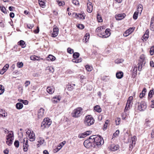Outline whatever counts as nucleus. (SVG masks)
Listing matches in <instances>:
<instances>
[{
  "label": "nucleus",
  "instance_id": "nucleus-1",
  "mask_svg": "<svg viewBox=\"0 0 154 154\" xmlns=\"http://www.w3.org/2000/svg\"><path fill=\"white\" fill-rule=\"evenodd\" d=\"M90 139L93 141L95 147H99L104 143L103 139L100 136L93 135L90 137Z\"/></svg>",
  "mask_w": 154,
  "mask_h": 154
},
{
  "label": "nucleus",
  "instance_id": "nucleus-2",
  "mask_svg": "<svg viewBox=\"0 0 154 154\" xmlns=\"http://www.w3.org/2000/svg\"><path fill=\"white\" fill-rule=\"evenodd\" d=\"M83 109L81 107H77L71 113L72 116L75 118L80 117L82 114Z\"/></svg>",
  "mask_w": 154,
  "mask_h": 154
},
{
  "label": "nucleus",
  "instance_id": "nucleus-3",
  "mask_svg": "<svg viewBox=\"0 0 154 154\" xmlns=\"http://www.w3.org/2000/svg\"><path fill=\"white\" fill-rule=\"evenodd\" d=\"M94 119L91 116H87L85 117L84 123L86 126H90L94 124Z\"/></svg>",
  "mask_w": 154,
  "mask_h": 154
},
{
  "label": "nucleus",
  "instance_id": "nucleus-4",
  "mask_svg": "<svg viewBox=\"0 0 154 154\" xmlns=\"http://www.w3.org/2000/svg\"><path fill=\"white\" fill-rule=\"evenodd\" d=\"M51 121L49 118H45L42 123L41 127L42 129L48 128L51 125Z\"/></svg>",
  "mask_w": 154,
  "mask_h": 154
},
{
  "label": "nucleus",
  "instance_id": "nucleus-5",
  "mask_svg": "<svg viewBox=\"0 0 154 154\" xmlns=\"http://www.w3.org/2000/svg\"><path fill=\"white\" fill-rule=\"evenodd\" d=\"M84 145L87 148H95L93 141L90 139L85 140L84 142Z\"/></svg>",
  "mask_w": 154,
  "mask_h": 154
},
{
  "label": "nucleus",
  "instance_id": "nucleus-6",
  "mask_svg": "<svg viewBox=\"0 0 154 154\" xmlns=\"http://www.w3.org/2000/svg\"><path fill=\"white\" fill-rule=\"evenodd\" d=\"M28 135L29 140L30 141H33L35 140V135L33 131L28 130L26 132Z\"/></svg>",
  "mask_w": 154,
  "mask_h": 154
},
{
  "label": "nucleus",
  "instance_id": "nucleus-7",
  "mask_svg": "<svg viewBox=\"0 0 154 154\" xmlns=\"http://www.w3.org/2000/svg\"><path fill=\"white\" fill-rule=\"evenodd\" d=\"M147 107V105L146 103L144 101H142L138 106V109L140 111H143Z\"/></svg>",
  "mask_w": 154,
  "mask_h": 154
},
{
  "label": "nucleus",
  "instance_id": "nucleus-8",
  "mask_svg": "<svg viewBox=\"0 0 154 154\" xmlns=\"http://www.w3.org/2000/svg\"><path fill=\"white\" fill-rule=\"evenodd\" d=\"M110 30V29H106L104 32L100 34V37L103 38L108 37L110 35V33L109 32Z\"/></svg>",
  "mask_w": 154,
  "mask_h": 154
},
{
  "label": "nucleus",
  "instance_id": "nucleus-9",
  "mask_svg": "<svg viewBox=\"0 0 154 154\" xmlns=\"http://www.w3.org/2000/svg\"><path fill=\"white\" fill-rule=\"evenodd\" d=\"M28 139L24 138L23 141V149L24 152H26L27 151L28 148Z\"/></svg>",
  "mask_w": 154,
  "mask_h": 154
},
{
  "label": "nucleus",
  "instance_id": "nucleus-10",
  "mask_svg": "<svg viewBox=\"0 0 154 154\" xmlns=\"http://www.w3.org/2000/svg\"><path fill=\"white\" fill-rule=\"evenodd\" d=\"M135 29V27H133L132 28H130L128 30L125 31L123 34L124 36L126 37L131 33Z\"/></svg>",
  "mask_w": 154,
  "mask_h": 154
},
{
  "label": "nucleus",
  "instance_id": "nucleus-11",
  "mask_svg": "<svg viewBox=\"0 0 154 154\" xmlns=\"http://www.w3.org/2000/svg\"><path fill=\"white\" fill-rule=\"evenodd\" d=\"M145 64V57L143 54L141 55L140 57V59L139 60L138 64H140L141 66H144Z\"/></svg>",
  "mask_w": 154,
  "mask_h": 154
},
{
  "label": "nucleus",
  "instance_id": "nucleus-12",
  "mask_svg": "<svg viewBox=\"0 0 154 154\" xmlns=\"http://www.w3.org/2000/svg\"><path fill=\"white\" fill-rule=\"evenodd\" d=\"M87 10L88 12L89 13H91L93 10V5L92 3L90 2H88L87 4Z\"/></svg>",
  "mask_w": 154,
  "mask_h": 154
},
{
  "label": "nucleus",
  "instance_id": "nucleus-13",
  "mask_svg": "<svg viewBox=\"0 0 154 154\" xmlns=\"http://www.w3.org/2000/svg\"><path fill=\"white\" fill-rule=\"evenodd\" d=\"M125 16L126 14H119L117 15H116L115 18L116 20H120L123 19Z\"/></svg>",
  "mask_w": 154,
  "mask_h": 154
},
{
  "label": "nucleus",
  "instance_id": "nucleus-14",
  "mask_svg": "<svg viewBox=\"0 0 154 154\" xmlns=\"http://www.w3.org/2000/svg\"><path fill=\"white\" fill-rule=\"evenodd\" d=\"M44 109L42 108H41L38 111V118H42L44 115Z\"/></svg>",
  "mask_w": 154,
  "mask_h": 154
},
{
  "label": "nucleus",
  "instance_id": "nucleus-15",
  "mask_svg": "<svg viewBox=\"0 0 154 154\" xmlns=\"http://www.w3.org/2000/svg\"><path fill=\"white\" fill-rule=\"evenodd\" d=\"M58 29L57 27L54 28L53 30V32L52 35V37H55L57 36L58 34Z\"/></svg>",
  "mask_w": 154,
  "mask_h": 154
},
{
  "label": "nucleus",
  "instance_id": "nucleus-16",
  "mask_svg": "<svg viewBox=\"0 0 154 154\" xmlns=\"http://www.w3.org/2000/svg\"><path fill=\"white\" fill-rule=\"evenodd\" d=\"M61 97L59 96L54 97L52 99V100L54 103H56L60 101Z\"/></svg>",
  "mask_w": 154,
  "mask_h": 154
},
{
  "label": "nucleus",
  "instance_id": "nucleus-17",
  "mask_svg": "<svg viewBox=\"0 0 154 154\" xmlns=\"http://www.w3.org/2000/svg\"><path fill=\"white\" fill-rule=\"evenodd\" d=\"M55 88L53 87H48L47 88V91L50 94H52L54 92Z\"/></svg>",
  "mask_w": 154,
  "mask_h": 154
},
{
  "label": "nucleus",
  "instance_id": "nucleus-18",
  "mask_svg": "<svg viewBox=\"0 0 154 154\" xmlns=\"http://www.w3.org/2000/svg\"><path fill=\"white\" fill-rule=\"evenodd\" d=\"M9 67V65L7 64L5 65L3 67L2 69L0 71V73L1 74H3L7 70Z\"/></svg>",
  "mask_w": 154,
  "mask_h": 154
},
{
  "label": "nucleus",
  "instance_id": "nucleus-19",
  "mask_svg": "<svg viewBox=\"0 0 154 154\" xmlns=\"http://www.w3.org/2000/svg\"><path fill=\"white\" fill-rule=\"evenodd\" d=\"M91 133V131H86L84 133L82 134L80 136L79 135V138H84L86 136L90 135Z\"/></svg>",
  "mask_w": 154,
  "mask_h": 154
},
{
  "label": "nucleus",
  "instance_id": "nucleus-20",
  "mask_svg": "<svg viewBox=\"0 0 154 154\" xmlns=\"http://www.w3.org/2000/svg\"><path fill=\"white\" fill-rule=\"evenodd\" d=\"M76 16H77V18H79L80 19H82L84 20L85 19V15L84 13H82V14H75Z\"/></svg>",
  "mask_w": 154,
  "mask_h": 154
},
{
  "label": "nucleus",
  "instance_id": "nucleus-21",
  "mask_svg": "<svg viewBox=\"0 0 154 154\" xmlns=\"http://www.w3.org/2000/svg\"><path fill=\"white\" fill-rule=\"evenodd\" d=\"M119 148L118 145H115L114 144L111 145L110 147V149L112 151H114L117 150Z\"/></svg>",
  "mask_w": 154,
  "mask_h": 154
},
{
  "label": "nucleus",
  "instance_id": "nucleus-22",
  "mask_svg": "<svg viewBox=\"0 0 154 154\" xmlns=\"http://www.w3.org/2000/svg\"><path fill=\"white\" fill-rule=\"evenodd\" d=\"M137 7V12H138V13H139L141 14L143 9V6L140 4L138 5Z\"/></svg>",
  "mask_w": 154,
  "mask_h": 154
},
{
  "label": "nucleus",
  "instance_id": "nucleus-23",
  "mask_svg": "<svg viewBox=\"0 0 154 154\" xmlns=\"http://www.w3.org/2000/svg\"><path fill=\"white\" fill-rule=\"evenodd\" d=\"M123 75V73L122 72H117L116 73V77L119 79H120L122 78Z\"/></svg>",
  "mask_w": 154,
  "mask_h": 154
},
{
  "label": "nucleus",
  "instance_id": "nucleus-24",
  "mask_svg": "<svg viewBox=\"0 0 154 154\" xmlns=\"http://www.w3.org/2000/svg\"><path fill=\"white\" fill-rule=\"evenodd\" d=\"M16 106L17 109H20L22 108L23 105L22 103H18L16 104Z\"/></svg>",
  "mask_w": 154,
  "mask_h": 154
},
{
  "label": "nucleus",
  "instance_id": "nucleus-25",
  "mask_svg": "<svg viewBox=\"0 0 154 154\" xmlns=\"http://www.w3.org/2000/svg\"><path fill=\"white\" fill-rule=\"evenodd\" d=\"M18 43V45H20L22 48H24L26 47L25 42L23 40H20Z\"/></svg>",
  "mask_w": 154,
  "mask_h": 154
},
{
  "label": "nucleus",
  "instance_id": "nucleus-26",
  "mask_svg": "<svg viewBox=\"0 0 154 154\" xmlns=\"http://www.w3.org/2000/svg\"><path fill=\"white\" fill-rule=\"evenodd\" d=\"M94 109L95 110L98 112H100L101 111V109L100 106L98 105L95 106Z\"/></svg>",
  "mask_w": 154,
  "mask_h": 154
},
{
  "label": "nucleus",
  "instance_id": "nucleus-27",
  "mask_svg": "<svg viewBox=\"0 0 154 154\" xmlns=\"http://www.w3.org/2000/svg\"><path fill=\"white\" fill-rule=\"evenodd\" d=\"M154 94L153 90H151L149 91L148 94V98L149 99L151 98L152 97V95Z\"/></svg>",
  "mask_w": 154,
  "mask_h": 154
},
{
  "label": "nucleus",
  "instance_id": "nucleus-28",
  "mask_svg": "<svg viewBox=\"0 0 154 154\" xmlns=\"http://www.w3.org/2000/svg\"><path fill=\"white\" fill-rule=\"evenodd\" d=\"M89 34L88 33H87L85 35L84 37L83 40L85 39V42H87L89 39Z\"/></svg>",
  "mask_w": 154,
  "mask_h": 154
},
{
  "label": "nucleus",
  "instance_id": "nucleus-29",
  "mask_svg": "<svg viewBox=\"0 0 154 154\" xmlns=\"http://www.w3.org/2000/svg\"><path fill=\"white\" fill-rule=\"evenodd\" d=\"M10 131L11 132H12V134L10 133L8 135V136L6 137V140H7V139L9 140V139H10V138H11L12 137H13V136H14L13 132L12 131Z\"/></svg>",
  "mask_w": 154,
  "mask_h": 154
},
{
  "label": "nucleus",
  "instance_id": "nucleus-30",
  "mask_svg": "<svg viewBox=\"0 0 154 154\" xmlns=\"http://www.w3.org/2000/svg\"><path fill=\"white\" fill-rule=\"evenodd\" d=\"M13 139L10 138V139L6 140V143L9 146H10L12 143Z\"/></svg>",
  "mask_w": 154,
  "mask_h": 154
},
{
  "label": "nucleus",
  "instance_id": "nucleus-31",
  "mask_svg": "<svg viewBox=\"0 0 154 154\" xmlns=\"http://www.w3.org/2000/svg\"><path fill=\"white\" fill-rule=\"evenodd\" d=\"M119 133V130H117L116 131V132L113 134L112 136V138H115L117 136H118Z\"/></svg>",
  "mask_w": 154,
  "mask_h": 154
},
{
  "label": "nucleus",
  "instance_id": "nucleus-32",
  "mask_svg": "<svg viewBox=\"0 0 154 154\" xmlns=\"http://www.w3.org/2000/svg\"><path fill=\"white\" fill-rule=\"evenodd\" d=\"M5 91L4 87L2 85H0V95L2 94Z\"/></svg>",
  "mask_w": 154,
  "mask_h": 154
},
{
  "label": "nucleus",
  "instance_id": "nucleus-33",
  "mask_svg": "<svg viewBox=\"0 0 154 154\" xmlns=\"http://www.w3.org/2000/svg\"><path fill=\"white\" fill-rule=\"evenodd\" d=\"M149 35H146L144 34L143 36L142 37V40L144 41H146L149 37Z\"/></svg>",
  "mask_w": 154,
  "mask_h": 154
},
{
  "label": "nucleus",
  "instance_id": "nucleus-34",
  "mask_svg": "<svg viewBox=\"0 0 154 154\" xmlns=\"http://www.w3.org/2000/svg\"><path fill=\"white\" fill-rule=\"evenodd\" d=\"M86 70L88 71H91L92 70V67L89 65H86L85 66Z\"/></svg>",
  "mask_w": 154,
  "mask_h": 154
},
{
  "label": "nucleus",
  "instance_id": "nucleus-35",
  "mask_svg": "<svg viewBox=\"0 0 154 154\" xmlns=\"http://www.w3.org/2000/svg\"><path fill=\"white\" fill-rule=\"evenodd\" d=\"M97 18L99 22H101L102 21L101 17L99 14H97Z\"/></svg>",
  "mask_w": 154,
  "mask_h": 154
},
{
  "label": "nucleus",
  "instance_id": "nucleus-36",
  "mask_svg": "<svg viewBox=\"0 0 154 154\" xmlns=\"http://www.w3.org/2000/svg\"><path fill=\"white\" fill-rule=\"evenodd\" d=\"M109 122V120H107L106 121L105 124H104V127H103V130H105L107 128V125L108 124Z\"/></svg>",
  "mask_w": 154,
  "mask_h": 154
},
{
  "label": "nucleus",
  "instance_id": "nucleus-37",
  "mask_svg": "<svg viewBox=\"0 0 154 154\" xmlns=\"http://www.w3.org/2000/svg\"><path fill=\"white\" fill-rule=\"evenodd\" d=\"M0 9L5 14L7 13L6 9L4 7L0 6Z\"/></svg>",
  "mask_w": 154,
  "mask_h": 154
},
{
  "label": "nucleus",
  "instance_id": "nucleus-38",
  "mask_svg": "<svg viewBox=\"0 0 154 154\" xmlns=\"http://www.w3.org/2000/svg\"><path fill=\"white\" fill-rule=\"evenodd\" d=\"M73 56L74 58L76 59L79 57V53L75 52L73 54Z\"/></svg>",
  "mask_w": 154,
  "mask_h": 154
},
{
  "label": "nucleus",
  "instance_id": "nucleus-39",
  "mask_svg": "<svg viewBox=\"0 0 154 154\" xmlns=\"http://www.w3.org/2000/svg\"><path fill=\"white\" fill-rule=\"evenodd\" d=\"M138 12H137V11H135L133 15V18L134 20H136L137 19L138 15Z\"/></svg>",
  "mask_w": 154,
  "mask_h": 154
},
{
  "label": "nucleus",
  "instance_id": "nucleus-40",
  "mask_svg": "<svg viewBox=\"0 0 154 154\" xmlns=\"http://www.w3.org/2000/svg\"><path fill=\"white\" fill-rule=\"evenodd\" d=\"M48 58L50 59L51 61H53L55 59V57L52 55H49Z\"/></svg>",
  "mask_w": 154,
  "mask_h": 154
},
{
  "label": "nucleus",
  "instance_id": "nucleus-41",
  "mask_svg": "<svg viewBox=\"0 0 154 154\" xmlns=\"http://www.w3.org/2000/svg\"><path fill=\"white\" fill-rule=\"evenodd\" d=\"M39 5L41 7L43 8H44L45 7V3L44 2L40 1V0H39Z\"/></svg>",
  "mask_w": 154,
  "mask_h": 154
},
{
  "label": "nucleus",
  "instance_id": "nucleus-42",
  "mask_svg": "<svg viewBox=\"0 0 154 154\" xmlns=\"http://www.w3.org/2000/svg\"><path fill=\"white\" fill-rule=\"evenodd\" d=\"M123 61L122 59H117L115 60V63L117 64H119L122 63Z\"/></svg>",
  "mask_w": 154,
  "mask_h": 154
},
{
  "label": "nucleus",
  "instance_id": "nucleus-43",
  "mask_svg": "<svg viewBox=\"0 0 154 154\" xmlns=\"http://www.w3.org/2000/svg\"><path fill=\"white\" fill-rule=\"evenodd\" d=\"M72 61L74 63H78L81 62L82 60L80 59H79L76 60L74 58V59H73L72 60Z\"/></svg>",
  "mask_w": 154,
  "mask_h": 154
},
{
  "label": "nucleus",
  "instance_id": "nucleus-44",
  "mask_svg": "<svg viewBox=\"0 0 154 154\" xmlns=\"http://www.w3.org/2000/svg\"><path fill=\"white\" fill-rule=\"evenodd\" d=\"M154 52V47L152 46L151 47L150 50L149 51L150 54L151 55H153Z\"/></svg>",
  "mask_w": 154,
  "mask_h": 154
},
{
  "label": "nucleus",
  "instance_id": "nucleus-45",
  "mask_svg": "<svg viewBox=\"0 0 154 154\" xmlns=\"http://www.w3.org/2000/svg\"><path fill=\"white\" fill-rule=\"evenodd\" d=\"M57 2L58 3V4L59 6H63L65 4L64 2H60L59 1H57Z\"/></svg>",
  "mask_w": 154,
  "mask_h": 154
},
{
  "label": "nucleus",
  "instance_id": "nucleus-46",
  "mask_svg": "<svg viewBox=\"0 0 154 154\" xmlns=\"http://www.w3.org/2000/svg\"><path fill=\"white\" fill-rule=\"evenodd\" d=\"M67 51L68 53L70 54H72L74 52L73 50L69 48H67Z\"/></svg>",
  "mask_w": 154,
  "mask_h": 154
},
{
  "label": "nucleus",
  "instance_id": "nucleus-47",
  "mask_svg": "<svg viewBox=\"0 0 154 154\" xmlns=\"http://www.w3.org/2000/svg\"><path fill=\"white\" fill-rule=\"evenodd\" d=\"M37 57V56L35 55H32L30 57V59L33 60H35Z\"/></svg>",
  "mask_w": 154,
  "mask_h": 154
},
{
  "label": "nucleus",
  "instance_id": "nucleus-48",
  "mask_svg": "<svg viewBox=\"0 0 154 154\" xmlns=\"http://www.w3.org/2000/svg\"><path fill=\"white\" fill-rule=\"evenodd\" d=\"M137 71V66H134V68L133 69V73L134 74H136Z\"/></svg>",
  "mask_w": 154,
  "mask_h": 154
},
{
  "label": "nucleus",
  "instance_id": "nucleus-49",
  "mask_svg": "<svg viewBox=\"0 0 154 154\" xmlns=\"http://www.w3.org/2000/svg\"><path fill=\"white\" fill-rule=\"evenodd\" d=\"M66 143V142L65 141H63L62 143H60L59 144V146H58L59 147H60L59 149H60L62 147V146Z\"/></svg>",
  "mask_w": 154,
  "mask_h": 154
},
{
  "label": "nucleus",
  "instance_id": "nucleus-50",
  "mask_svg": "<svg viewBox=\"0 0 154 154\" xmlns=\"http://www.w3.org/2000/svg\"><path fill=\"white\" fill-rule=\"evenodd\" d=\"M48 70L51 73H53L54 71V68L52 66H50L48 67Z\"/></svg>",
  "mask_w": 154,
  "mask_h": 154
},
{
  "label": "nucleus",
  "instance_id": "nucleus-51",
  "mask_svg": "<svg viewBox=\"0 0 154 154\" xmlns=\"http://www.w3.org/2000/svg\"><path fill=\"white\" fill-rule=\"evenodd\" d=\"M19 142L18 140H16L14 143V145L17 148L19 147Z\"/></svg>",
  "mask_w": 154,
  "mask_h": 154
},
{
  "label": "nucleus",
  "instance_id": "nucleus-52",
  "mask_svg": "<svg viewBox=\"0 0 154 154\" xmlns=\"http://www.w3.org/2000/svg\"><path fill=\"white\" fill-rule=\"evenodd\" d=\"M130 105H129V104H128L127 103L125 108L124 110V112H125L126 111H127V110H128V109L130 108Z\"/></svg>",
  "mask_w": 154,
  "mask_h": 154
},
{
  "label": "nucleus",
  "instance_id": "nucleus-53",
  "mask_svg": "<svg viewBox=\"0 0 154 154\" xmlns=\"http://www.w3.org/2000/svg\"><path fill=\"white\" fill-rule=\"evenodd\" d=\"M2 112V113L1 114L0 113V115L1 116H4V117H5L7 116V114L6 113H5V112L4 111H3L2 110H1Z\"/></svg>",
  "mask_w": 154,
  "mask_h": 154
},
{
  "label": "nucleus",
  "instance_id": "nucleus-54",
  "mask_svg": "<svg viewBox=\"0 0 154 154\" xmlns=\"http://www.w3.org/2000/svg\"><path fill=\"white\" fill-rule=\"evenodd\" d=\"M121 119L119 118H118L116 120L115 122H116V125H118L119 124V122L120 121Z\"/></svg>",
  "mask_w": 154,
  "mask_h": 154
},
{
  "label": "nucleus",
  "instance_id": "nucleus-55",
  "mask_svg": "<svg viewBox=\"0 0 154 154\" xmlns=\"http://www.w3.org/2000/svg\"><path fill=\"white\" fill-rule=\"evenodd\" d=\"M72 3L76 5H78L79 4V2L78 1H77L76 0H73L72 1Z\"/></svg>",
  "mask_w": 154,
  "mask_h": 154
},
{
  "label": "nucleus",
  "instance_id": "nucleus-56",
  "mask_svg": "<svg viewBox=\"0 0 154 154\" xmlns=\"http://www.w3.org/2000/svg\"><path fill=\"white\" fill-rule=\"evenodd\" d=\"M146 91V88H144L142 90V92L141 93V94L145 95Z\"/></svg>",
  "mask_w": 154,
  "mask_h": 154
},
{
  "label": "nucleus",
  "instance_id": "nucleus-57",
  "mask_svg": "<svg viewBox=\"0 0 154 154\" xmlns=\"http://www.w3.org/2000/svg\"><path fill=\"white\" fill-rule=\"evenodd\" d=\"M23 65V63L22 62L17 63V66L19 68L22 67Z\"/></svg>",
  "mask_w": 154,
  "mask_h": 154
},
{
  "label": "nucleus",
  "instance_id": "nucleus-58",
  "mask_svg": "<svg viewBox=\"0 0 154 154\" xmlns=\"http://www.w3.org/2000/svg\"><path fill=\"white\" fill-rule=\"evenodd\" d=\"M102 31L101 28L99 27L96 29V32H100Z\"/></svg>",
  "mask_w": 154,
  "mask_h": 154
},
{
  "label": "nucleus",
  "instance_id": "nucleus-59",
  "mask_svg": "<svg viewBox=\"0 0 154 154\" xmlns=\"http://www.w3.org/2000/svg\"><path fill=\"white\" fill-rule=\"evenodd\" d=\"M30 82L28 81H26L25 83V86L26 87L30 84Z\"/></svg>",
  "mask_w": 154,
  "mask_h": 154
},
{
  "label": "nucleus",
  "instance_id": "nucleus-60",
  "mask_svg": "<svg viewBox=\"0 0 154 154\" xmlns=\"http://www.w3.org/2000/svg\"><path fill=\"white\" fill-rule=\"evenodd\" d=\"M138 69L139 71H140L141 70L143 66H141L140 64H138Z\"/></svg>",
  "mask_w": 154,
  "mask_h": 154
},
{
  "label": "nucleus",
  "instance_id": "nucleus-61",
  "mask_svg": "<svg viewBox=\"0 0 154 154\" xmlns=\"http://www.w3.org/2000/svg\"><path fill=\"white\" fill-rule=\"evenodd\" d=\"M78 27L80 29H83L84 28V26L82 24H79L78 26Z\"/></svg>",
  "mask_w": 154,
  "mask_h": 154
},
{
  "label": "nucleus",
  "instance_id": "nucleus-62",
  "mask_svg": "<svg viewBox=\"0 0 154 154\" xmlns=\"http://www.w3.org/2000/svg\"><path fill=\"white\" fill-rule=\"evenodd\" d=\"M150 29L152 31H154V24H150Z\"/></svg>",
  "mask_w": 154,
  "mask_h": 154
},
{
  "label": "nucleus",
  "instance_id": "nucleus-63",
  "mask_svg": "<svg viewBox=\"0 0 154 154\" xmlns=\"http://www.w3.org/2000/svg\"><path fill=\"white\" fill-rule=\"evenodd\" d=\"M151 104L150 106L152 108H154V100H152L151 101Z\"/></svg>",
  "mask_w": 154,
  "mask_h": 154
},
{
  "label": "nucleus",
  "instance_id": "nucleus-64",
  "mask_svg": "<svg viewBox=\"0 0 154 154\" xmlns=\"http://www.w3.org/2000/svg\"><path fill=\"white\" fill-rule=\"evenodd\" d=\"M27 27L28 28L32 29L33 27V26L32 24H28L27 25Z\"/></svg>",
  "mask_w": 154,
  "mask_h": 154
}]
</instances>
